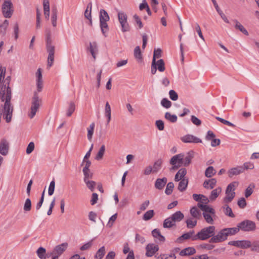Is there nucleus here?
<instances>
[{"instance_id":"27","label":"nucleus","mask_w":259,"mask_h":259,"mask_svg":"<svg viewBox=\"0 0 259 259\" xmlns=\"http://www.w3.org/2000/svg\"><path fill=\"white\" fill-rule=\"evenodd\" d=\"M152 235L155 238L157 239L160 242H164L165 241L164 237L162 235L158 229H154L152 231Z\"/></svg>"},{"instance_id":"31","label":"nucleus","mask_w":259,"mask_h":259,"mask_svg":"<svg viewBox=\"0 0 259 259\" xmlns=\"http://www.w3.org/2000/svg\"><path fill=\"white\" fill-rule=\"evenodd\" d=\"M233 21L235 23V28L236 29L239 30L245 35H248L249 34L247 30L243 27L242 25L240 23L238 20L234 19L233 20Z\"/></svg>"},{"instance_id":"50","label":"nucleus","mask_w":259,"mask_h":259,"mask_svg":"<svg viewBox=\"0 0 259 259\" xmlns=\"http://www.w3.org/2000/svg\"><path fill=\"white\" fill-rule=\"evenodd\" d=\"M86 184L87 187L92 191L93 192L95 190L96 183L95 181L87 180L84 181Z\"/></svg>"},{"instance_id":"11","label":"nucleus","mask_w":259,"mask_h":259,"mask_svg":"<svg viewBox=\"0 0 259 259\" xmlns=\"http://www.w3.org/2000/svg\"><path fill=\"white\" fill-rule=\"evenodd\" d=\"M181 140L184 143H199L202 142V140L200 139H199L193 135H189V134L186 135L181 137Z\"/></svg>"},{"instance_id":"61","label":"nucleus","mask_w":259,"mask_h":259,"mask_svg":"<svg viewBox=\"0 0 259 259\" xmlns=\"http://www.w3.org/2000/svg\"><path fill=\"white\" fill-rule=\"evenodd\" d=\"M84 175V181L89 180L90 179H92L93 177V174L91 172L90 170H82Z\"/></svg>"},{"instance_id":"58","label":"nucleus","mask_w":259,"mask_h":259,"mask_svg":"<svg viewBox=\"0 0 259 259\" xmlns=\"http://www.w3.org/2000/svg\"><path fill=\"white\" fill-rule=\"evenodd\" d=\"M161 56V50L160 49H157L155 50L153 53V56L152 59V62L154 64L156 62V58H159Z\"/></svg>"},{"instance_id":"12","label":"nucleus","mask_w":259,"mask_h":259,"mask_svg":"<svg viewBox=\"0 0 259 259\" xmlns=\"http://www.w3.org/2000/svg\"><path fill=\"white\" fill-rule=\"evenodd\" d=\"M67 246H68V243L66 242L63 243L61 244L57 245L54 248L52 252L51 253V254H53L54 255H58V256L59 257L67 249Z\"/></svg>"},{"instance_id":"20","label":"nucleus","mask_w":259,"mask_h":259,"mask_svg":"<svg viewBox=\"0 0 259 259\" xmlns=\"http://www.w3.org/2000/svg\"><path fill=\"white\" fill-rule=\"evenodd\" d=\"M187 174V170L185 168H182L179 170V171L177 172L175 177V181L176 182H178L179 181H181L182 179H184V177Z\"/></svg>"},{"instance_id":"35","label":"nucleus","mask_w":259,"mask_h":259,"mask_svg":"<svg viewBox=\"0 0 259 259\" xmlns=\"http://www.w3.org/2000/svg\"><path fill=\"white\" fill-rule=\"evenodd\" d=\"M164 118L168 121L175 123L177 122L178 117L175 114H171L170 112H167L165 113Z\"/></svg>"},{"instance_id":"17","label":"nucleus","mask_w":259,"mask_h":259,"mask_svg":"<svg viewBox=\"0 0 259 259\" xmlns=\"http://www.w3.org/2000/svg\"><path fill=\"white\" fill-rule=\"evenodd\" d=\"M217 184V180L215 179L212 178L209 180L204 181L203 184L204 188L207 189H212Z\"/></svg>"},{"instance_id":"1","label":"nucleus","mask_w":259,"mask_h":259,"mask_svg":"<svg viewBox=\"0 0 259 259\" xmlns=\"http://www.w3.org/2000/svg\"><path fill=\"white\" fill-rule=\"evenodd\" d=\"M46 48L48 53V66L50 67L52 66L54 60L55 47L52 45V41L51 39V31L49 28H47L45 30Z\"/></svg>"},{"instance_id":"30","label":"nucleus","mask_w":259,"mask_h":259,"mask_svg":"<svg viewBox=\"0 0 259 259\" xmlns=\"http://www.w3.org/2000/svg\"><path fill=\"white\" fill-rule=\"evenodd\" d=\"M222 192V189L221 187H218L215 189L213 190L209 196V199L210 201L215 200L219 196V194Z\"/></svg>"},{"instance_id":"54","label":"nucleus","mask_w":259,"mask_h":259,"mask_svg":"<svg viewBox=\"0 0 259 259\" xmlns=\"http://www.w3.org/2000/svg\"><path fill=\"white\" fill-rule=\"evenodd\" d=\"M211 214L203 212V216L206 221V222L211 225H212L214 223L212 217L210 215Z\"/></svg>"},{"instance_id":"9","label":"nucleus","mask_w":259,"mask_h":259,"mask_svg":"<svg viewBox=\"0 0 259 259\" xmlns=\"http://www.w3.org/2000/svg\"><path fill=\"white\" fill-rule=\"evenodd\" d=\"M184 154H179L171 157L170 164L173 166L174 168H178L183 164Z\"/></svg>"},{"instance_id":"22","label":"nucleus","mask_w":259,"mask_h":259,"mask_svg":"<svg viewBox=\"0 0 259 259\" xmlns=\"http://www.w3.org/2000/svg\"><path fill=\"white\" fill-rule=\"evenodd\" d=\"M194 157V154L193 151H190L186 156L185 157H183V164L185 166H187L189 165L191 163L192 158Z\"/></svg>"},{"instance_id":"29","label":"nucleus","mask_w":259,"mask_h":259,"mask_svg":"<svg viewBox=\"0 0 259 259\" xmlns=\"http://www.w3.org/2000/svg\"><path fill=\"white\" fill-rule=\"evenodd\" d=\"M105 116L107 118V123L108 124L111 118V107L109 103L107 102L105 107Z\"/></svg>"},{"instance_id":"39","label":"nucleus","mask_w":259,"mask_h":259,"mask_svg":"<svg viewBox=\"0 0 259 259\" xmlns=\"http://www.w3.org/2000/svg\"><path fill=\"white\" fill-rule=\"evenodd\" d=\"M216 170L213 166H208L205 171V176L207 178H211L216 174Z\"/></svg>"},{"instance_id":"56","label":"nucleus","mask_w":259,"mask_h":259,"mask_svg":"<svg viewBox=\"0 0 259 259\" xmlns=\"http://www.w3.org/2000/svg\"><path fill=\"white\" fill-rule=\"evenodd\" d=\"M134 56L138 60H142V57L140 48L139 46L136 47L134 49Z\"/></svg>"},{"instance_id":"4","label":"nucleus","mask_w":259,"mask_h":259,"mask_svg":"<svg viewBox=\"0 0 259 259\" xmlns=\"http://www.w3.org/2000/svg\"><path fill=\"white\" fill-rule=\"evenodd\" d=\"M41 99L39 97L37 92H34L31 101L30 112L28 114L30 118H33L35 115L41 105Z\"/></svg>"},{"instance_id":"28","label":"nucleus","mask_w":259,"mask_h":259,"mask_svg":"<svg viewBox=\"0 0 259 259\" xmlns=\"http://www.w3.org/2000/svg\"><path fill=\"white\" fill-rule=\"evenodd\" d=\"M162 163L163 161L161 159H158L154 162L152 167L153 173H157L161 169Z\"/></svg>"},{"instance_id":"53","label":"nucleus","mask_w":259,"mask_h":259,"mask_svg":"<svg viewBox=\"0 0 259 259\" xmlns=\"http://www.w3.org/2000/svg\"><path fill=\"white\" fill-rule=\"evenodd\" d=\"M161 105L163 107L168 109L171 106L172 103L167 98H163L161 101Z\"/></svg>"},{"instance_id":"42","label":"nucleus","mask_w":259,"mask_h":259,"mask_svg":"<svg viewBox=\"0 0 259 259\" xmlns=\"http://www.w3.org/2000/svg\"><path fill=\"white\" fill-rule=\"evenodd\" d=\"M227 236H232L236 234L237 233H238L240 229L239 227L237 226V227H233V228H225Z\"/></svg>"},{"instance_id":"51","label":"nucleus","mask_w":259,"mask_h":259,"mask_svg":"<svg viewBox=\"0 0 259 259\" xmlns=\"http://www.w3.org/2000/svg\"><path fill=\"white\" fill-rule=\"evenodd\" d=\"M75 109V105L74 102H70L69 105V107L67 109L66 115L68 117L71 116Z\"/></svg>"},{"instance_id":"38","label":"nucleus","mask_w":259,"mask_h":259,"mask_svg":"<svg viewBox=\"0 0 259 259\" xmlns=\"http://www.w3.org/2000/svg\"><path fill=\"white\" fill-rule=\"evenodd\" d=\"M57 9L56 8L52 9V16H51V21L52 25L54 27L57 26Z\"/></svg>"},{"instance_id":"10","label":"nucleus","mask_w":259,"mask_h":259,"mask_svg":"<svg viewBox=\"0 0 259 259\" xmlns=\"http://www.w3.org/2000/svg\"><path fill=\"white\" fill-rule=\"evenodd\" d=\"M145 249L146 256L151 257L159 250V246L153 243H149L146 245Z\"/></svg>"},{"instance_id":"62","label":"nucleus","mask_w":259,"mask_h":259,"mask_svg":"<svg viewBox=\"0 0 259 259\" xmlns=\"http://www.w3.org/2000/svg\"><path fill=\"white\" fill-rule=\"evenodd\" d=\"M117 218V213H115L114 214L112 215L109 219V220L107 223V226L111 228L114 223V222L116 221Z\"/></svg>"},{"instance_id":"18","label":"nucleus","mask_w":259,"mask_h":259,"mask_svg":"<svg viewBox=\"0 0 259 259\" xmlns=\"http://www.w3.org/2000/svg\"><path fill=\"white\" fill-rule=\"evenodd\" d=\"M197 206L202 211H203L204 212L207 213H209V214H211L213 215H215V210L213 208L209 207L208 205L198 203Z\"/></svg>"},{"instance_id":"34","label":"nucleus","mask_w":259,"mask_h":259,"mask_svg":"<svg viewBox=\"0 0 259 259\" xmlns=\"http://www.w3.org/2000/svg\"><path fill=\"white\" fill-rule=\"evenodd\" d=\"M9 24V22L7 20H5L2 24H0V34L2 36L6 35Z\"/></svg>"},{"instance_id":"59","label":"nucleus","mask_w":259,"mask_h":259,"mask_svg":"<svg viewBox=\"0 0 259 259\" xmlns=\"http://www.w3.org/2000/svg\"><path fill=\"white\" fill-rule=\"evenodd\" d=\"M55 182L54 180H53L51 182L49 187L48 194L49 196H51L53 194L55 190Z\"/></svg>"},{"instance_id":"36","label":"nucleus","mask_w":259,"mask_h":259,"mask_svg":"<svg viewBox=\"0 0 259 259\" xmlns=\"http://www.w3.org/2000/svg\"><path fill=\"white\" fill-rule=\"evenodd\" d=\"M171 219V218L169 217L164 221L163 226L164 228H170L174 226H176L175 222L173 221V220Z\"/></svg>"},{"instance_id":"23","label":"nucleus","mask_w":259,"mask_h":259,"mask_svg":"<svg viewBox=\"0 0 259 259\" xmlns=\"http://www.w3.org/2000/svg\"><path fill=\"white\" fill-rule=\"evenodd\" d=\"M88 50L91 53L92 56L96 59V53L98 52V46L96 42H90V46L88 48Z\"/></svg>"},{"instance_id":"63","label":"nucleus","mask_w":259,"mask_h":259,"mask_svg":"<svg viewBox=\"0 0 259 259\" xmlns=\"http://www.w3.org/2000/svg\"><path fill=\"white\" fill-rule=\"evenodd\" d=\"M251 250L259 252V240H256L251 243Z\"/></svg>"},{"instance_id":"44","label":"nucleus","mask_w":259,"mask_h":259,"mask_svg":"<svg viewBox=\"0 0 259 259\" xmlns=\"http://www.w3.org/2000/svg\"><path fill=\"white\" fill-rule=\"evenodd\" d=\"M105 254V247L104 246L101 247L96 252L95 256L96 259H102Z\"/></svg>"},{"instance_id":"25","label":"nucleus","mask_w":259,"mask_h":259,"mask_svg":"<svg viewBox=\"0 0 259 259\" xmlns=\"http://www.w3.org/2000/svg\"><path fill=\"white\" fill-rule=\"evenodd\" d=\"M92 5L91 3H90L88 4L87 9L84 12V17L88 19L90 21V25H92V16H91V11H92Z\"/></svg>"},{"instance_id":"64","label":"nucleus","mask_w":259,"mask_h":259,"mask_svg":"<svg viewBox=\"0 0 259 259\" xmlns=\"http://www.w3.org/2000/svg\"><path fill=\"white\" fill-rule=\"evenodd\" d=\"M191 121L196 126H199L201 124V121L194 115H191Z\"/></svg>"},{"instance_id":"46","label":"nucleus","mask_w":259,"mask_h":259,"mask_svg":"<svg viewBox=\"0 0 259 259\" xmlns=\"http://www.w3.org/2000/svg\"><path fill=\"white\" fill-rule=\"evenodd\" d=\"M154 212L153 210H149L147 211L143 216V220L147 221L152 218L154 216Z\"/></svg>"},{"instance_id":"33","label":"nucleus","mask_w":259,"mask_h":259,"mask_svg":"<svg viewBox=\"0 0 259 259\" xmlns=\"http://www.w3.org/2000/svg\"><path fill=\"white\" fill-rule=\"evenodd\" d=\"M222 208L223 209L224 212L225 214V215L229 216L231 218L235 217V215L233 213L231 208L229 207L228 204L225 203L224 205L222 206Z\"/></svg>"},{"instance_id":"49","label":"nucleus","mask_w":259,"mask_h":259,"mask_svg":"<svg viewBox=\"0 0 259 259\" xmlns=\"http://www.w3.org/2000/svg\"><path fill=\"white\" fill-rule=\"evenodd\" d=\"M157 69L160 72H163L165 70L164 62L163 59H160L156 62Z\"/></svg>"},{"instance_id":"19","label":"nucleus","mask_w":259,"mask_h":259,"mask_svg":"<svg viewBox=\"0 0 259 259\" xmlns=\"http://www.w3.org/2000/svg\"><path fill=\"white\" fill-rule=\"evenodd\" d=\"M196 251L194 247H188L182 249L180 252V255L182 256L193 255L196 253Z\"/></svg>"},{"instance_id":"60","label":"nucleus","mask_w":259,"mask_h":259,"mask_svg":"<svg viewBox=\"0 0 259 259\" xmlns=\"http://www.w3.org/2000/svg\"><path fill=\"white\" fill-rule=\"evenodd\" d=\"M169 96L170 99L174 101H177L178 99V95L177 92L173 90H171L169 92Z\"/></svg>"},{"instance_id":"40","label":"nucleus","mask_w":259,"mask_h":259,"mask_svg":"<svg viewBox=\"0 0 259 259\" xmlns=\"http://www.w3.org/2000/svg\"><path fill=\"white\" fill-rule=\"evenodd\" d=\"M107 21H100V26L103 34L106 36V33L109 30V27L107 23Z\"/></svg>"},{"instance_id":"2","label":"nucleus","mask_w":259,"mask_h":259,"mask_svg":"<svg viewBox=\"0 0 259 259\" xmlns=\"http://www.w3.org/2000/svg\"><path fill=\"white\" fill-rule=\"evenodd\" d=\"M215 227L214 226H209L204 227L194 235L193 241L197 240H206L211 238L215 234Z\"/></svg>"},{"instance_id":"57","label":"nucleus","mask_w":259,"mask_h":259,"mask_svg":"<svg viewBox=\"0 0 259 259\" xmlns=\"http://www.w3.org/2000/svg\"><path fill=\"white\" fill-rule=\"evenodd\" d=\"M187 227L188 228H193L197 225V221L189 218L186 221Z\"/></svg>"},{"instance_id":"5","label":"nucleus","mask_w":259,"mask_h":259,"mask_svg":"<svg viewBox=\"0 0 259 259\" xmlns=\"http://www.w3.org/2000/svg\"><path fill=\"white\" fill-rule=\"evenodd\" d=\"M239 229L244 232L253 231L255 230V223L250 220H246L237 224Z\"/></svg>"},{"instance_id":"41","label":"nucleus","mask_w":259,"mask_h":259,"mask_svg":"<svg viewBox=\"0 0 259 259\" xmlns=\"http://www.w3.org/2000/svg\"><path fill=\"white\" fill-rule=\"evenodd\" d=\"M95 126V124L94 122L92 123L90 126L88 128V134H87V137L89 141H91L92 139V137L94 134V131Z\"/></svg>"},{"instance_id":"7","label":"nucleus","mask_w":259,"mask_h":259,"mask_svg":"<svg viewBox=\"0 0 259 259\" xmlns=\"http://www.w3.org/2000/svg\"><path fill=\"white\" fill-rule=\"evenodd\" d=\"M2 13L4 17L10 18L14 12L13 5L12 2H4L2 6Z\"/></svg>"},{"instance_id":"13","label":"nucleus","mask_w":259,"mask_h":259,"mask_svg":"<svg viewBox=\"0 0 259 259\" xmlns=\"http://www.w3.org/2000/svg\"><path fill=\"white\" fill-rule=\"evenodd\" d=\"M9 143L8 141L5 139H2L0 142V153L3 156H6L9 152Z\"/></svg>"},{"instance_id":"24","label":"nucleus","mask_w":259,"mask_h":259,"mask_svg":"<svg viewBox=\"0 0 259 259\" xmlns=\"http://www.w3.org/2000/svg\"><path fill=\"white\" fill-rule=\"evenodd\" d=\"M36 253L40 259H47V257H49L50 256L46 253V249L42 247H40L37 249Z\"/></svg>"},{"instance_id":"21","label":"nucleus","mask_w":259,"mask_h":259,"mask_svg":"<svg viewBox=\"0 0 259 259\" xmlns=\"http://www.w3.org/2000/svg\"><path fill=\"white\" fill-rule=\"evenodd\" d=\"M44 11L45 18L49 20L50 18V4L49 0H44Z\"/></svg>"},{"instance_id":"48","label":"nucleus","mask_w":259,"mask_h":259,"mask_svg":"<svg viewBox=\"0 0 259 259\" xmlns=\"http://www.w3.org/2000/svg\"><path fill=\"white\" fill-rule=\"evenodd\" d=\"M174 188V184L172 182L168 183L166 185V189L165 190V193L167 195L171 194Z\"/></svg>"},{"instance_id":"47","label":"nucleus","mask_w":259,"mask_h":259,"mask_svg":"<svg viewBox=\"0 0 259 259\" xmlns=\"http://www.w3.org/2000/svg\"><path fill=\"white\" fill-rule=\"evenodd\" d=\"M251 246V242L249 240H240V248L242 249L248 248Z\"/></svg>"},{"instance_id":"52","label":"nucleus","mask_w":259,"mask_h":259,"mask_svg":"<svg viewBox=\"0 0 259 259\" xmlns=\"http://www.w3.org/2000/svg\"><path fill=\"white\" fill-rule=\"evenodd\" d=\"M189 239H191V237L187 232L183 234L182 235L178 237L176 240V242L178 243H182L184 240H187Z\"/></svg>"},{"instance_id":"37","label":"nucleus","mask_w":259,"mask_h":259,"mask_svg":"<svg viewBox=\"0 0 259 259\" xmlns=\"http://www.w3.org/2000/svg\"><path fill=\"white\" fill-rule=\"evenodd\" d=\"M100 21H108L110 19L107 12L104 9H101L100 12Z\"/></svg>"},{"instance_id":"8","label":"nucleus","mask_w":259,"mask_h":259,"mask_svg":"<svg viewBox=\"0 0 259 259\" xmlns=\"http://www.w3.org/2000/svg\"><path fill=\"white\" fill-rule=\"evenodd\" d=\"M228 238L227 232L225 228L220 230L217 235H214L210 238L209 242L212 243H219L226 240Z\"/></svg>"},{"instance_id":"15","label":"nucleus","mask_w":259,"mask_h":259,"mask_svg":"<svg viewBox=\"0 0 259 259\" xmlns=\"http://www.w3.org/2000/svg\"><path fill=\"white\" fill-rule=\"evenodd\" d=\"M244 171V168L242 166H238L236 167H233L228 171V176L232 178L234 176H237Z\"/></svg>"},{"instance_id":"45","label":"nucleus","mask_w":259,"mask_h":259,"mask_svg":"<svg viewBox=\"0 0 259 259\" xmlns=\"http://www.w3.org/2000/svg\"><path fill=\"white\" fill-rule=\"evenodd\" d=\"M105 151V146L103 145L100 147L97 155L95 157V159L97 160H100L102 159L103 155Z\"/></svg>"},{"instance_id":"43","label":"nucleus","mask_w":259,"mask_h":259,"mask_svg":"<svg viewBox=\"0 0 259 259\" xmlns=\"http://www.w3.org/2000/svg\"><path fill=\"white\" fill-rule=\"evenodd\" d=\"M190 214L195 219H199L201 216L200 211L195 206H194L191 208Z\"/></svg>"},{"instance_id":"26","label":"nucleus","mask_w":259,"mask_h":259,"mask_svg":"<svg viewBox=\"0 0 259 259\" xmlns=\"http://www.w3.org/2000/svg\"><path fill=\"white\" fill-rule=\"evenodd\" d=\"M170 217L171 218V220H173L176 223V222H179L182 221L184 219V215L181 211H178L173 213Z\"/></svg>"},{"instance_id":"55","label":"nucleus","mask_w":259,"mask_h":259,"mask_svg":"<svg viewBox=\"0 0 259 259\" xmlns=\"http://www.w3.org/2000/svg\"><path fill=\"white\" fill-rule=\"evenodd\" d=\"M31 209V201L29 198H27L26 199L23 210L24 211H29Z\"/></svg>"},{"instance_id":"6","label":"nucleus","mask_w":259,"mask_h":259,"mask_svg":"<svg viewBox=\"0 0 259 259\" xmlns=\"http://www.w3.org/2000/svg\"><path fill=\"white\" fill-rule=\"evenodd\" d=\"M118 21L121 26V31L123 32L130 31V25L127 22V15L123 12L118 13Z\"/></svg>"},{"instance_id":"14","label":"nucleus","mask_w":259,"mask_h":259,"mask_svg":"<svg viewBox=\"0 0 259 259\" xmlns=\"http://www.w3.org/2000/svg\"><path fill=\"white\" fill-rule=\"evenodd\" d=\"M167 182V179L166 177L158 178L154 183L155 188L159 190H162Z\"/></svg>"},{"instance_id":"32","label":"nucleus","mask_w":259,"mask_h":259,"mask_svg":"<svg viewBox=\"0 0 259 259\" xmlns=\"http://www.w3.org/2000/svg\"><path fill=\"white\" fill-rule=\"evenodd\" d=\"M188 184V180L187 179H182L179 183L178 189L181 192L184 191Z\"/></svg>"},{"instance_id":"3","label":"nucleus","mask_w":259,"mask_h":259,"mask_svg":"<svg viewBox=\"0 0 259 259\" xmlns=\"http://www.w3.org/2000/svg\"><path fill=\"white\" fill-rule=\"evenodd\" d=\"M238 185L237 182H233L229 184L226 190V196L223 198V202L228 204L230 203L235 196V188Z\"/></svg>"},{"instance_id":"16","label":"nucleus","mask_w":259,"mask_h":259,"mask_svg":"<svg viewBox=\"0 0 259 259\" xmlns=\"http://www.w3.org/2000/svg\"><path fill=\"white\" fill-rule=\"evenodd\" d=\"M36 75L37 77L36 80V85H37V90L38 92L41 91L42 89V74L41 69L38 68L36 73Z\"/></svg>"}]
</instances>
